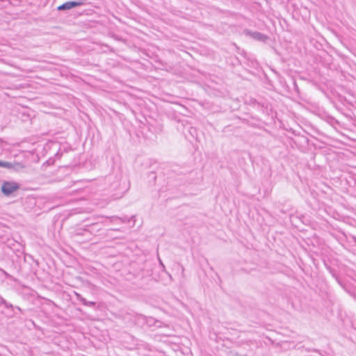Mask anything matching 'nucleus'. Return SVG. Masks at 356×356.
<instances>
[{
	"instance_id": "nucleus-1",
	"label": "nucleus",
	"mask_w": 356,
	"mask_h": 356,
	"mask_svg": "<svg viewBox=\"0 0 356 356\" xmlns=\"http://www.w3.org/2000/svg\"><path fill=\"white\" fill-rule=\"evenodd\" d=\"M20 188V184L13 181H3L1 186V192L4 196L9 197Z\"/></svg>"
},
{
	"instance_id": "nucleus-2",
	"label": "nucleus",
	"mask_w": 356,
	"mask_h": 356,
	"mask_svg": "<svg viewBox=\"0 0 356 356\" xmlns=\"http://www.w3.org/2000/svg\"><path fill=\"white\" fill-rule=\"evenodd\" d=\"M0 307H3L1 313L8 318L15 316L14 305L0 296Z\"/></svg>"
},
{
	"instance_id": "nucleus-3",
	"label": "nucleus",
	"mask_w": 356,
	"mask_h": 356,
	"mask_svg": "<svg viewBox=\"0 0 356 356\" xmlns=\"http://www.w3.org/2000/svg\"><path fill=\"white\" fill-rule=\"evenodd\" d=\"M86 0L70 1L63 3L57 7L58 11H67L72 8L83 6L85 4Z\"/></svg>"
},
{
	"instance_id": "nucleus-4",
	"label": "nucleus",
	"mask_w": 356,
	"mask_h": 356,
	"mask_svg": "<svg viewBox=\"0 0 356 356\" xmlns=\"http://www.w3.org/2000/svg\"><path fill=\"white\" fill-rule=\"evenodd\" d=\"M244 33L245 35L250 36L257 41L266 42L268 40V35L258 31H252L248 29H245Z\"/></svg>"
},
{
	"instance_id": "nucleus-5",
	"label": "nucleus",
	"mask_w": 356,
	"mask_h": 356,
	"mask_svg": "<svg viewBox=\"0 0 356 356\" xmlns=\"http://www.w3.org/2000/svg\"><path fill=\"white\" fill-rule=\"evenodd\" d=\"M184 133L186 138L189 140H197L198 138V133L195 127H188V128H185Z\"/></svg>"
},
{
	"instance_id": "nucleus-6",
	"label": "nucleus",
	"mask_w": 356,
	"mask_h": 356,
	"mask_svg": "<svg viewBox=\"0 0 356 356\" xmlns=\"http://www.w3.org/2000/svg\"><path fill=\"white\" fill-rule=\"evenodd\" d=\"M26 165L22 162L14 161L13 162V170L16 172H19L26 168Z\"/></svg>"
},
{
	"instance_id": "nucleus-7",
	"label": "nucleus",
	"mask_w": 356,
	"mask_h": 356,
	"mask_svg": "<svg viewBox=\"0 0 356 356\" xmlns=\"http://www.w3.org/2000/svg\"><path fill=\"white\" fill-rule=\"evenodd\" d=\"M134 322L138 324L139 326H143L146 323V318L143 315L136 316L134 317Z\"/></svg>"
},
{
	"instance_id": "nucleus-8",
	"label": "nucleus",
	"mask_w": 356,
	"mask_h": 356,
	"mask_svg": "<svg viewBox=\"0 0 356 356\" xmlns=\"http://www.w3.org/2000/svg\"><path fill=\"white\" fill-rule=\"evenodd\" d=\"M156 63H158L159 65V68L160 69H162V70H168V67H169L170 69H171V67L168 66V65L165 63V62H162L161 60H156Z\"/></svg>"
},
{
	"instance_id": "nucleus-9",
	"label": "nucleus",
	"mask_w": 356,
	"mask_h": 356,
	"mask_svg": "<svg viewBox=\"0 0 356 356\" xmlns=\"http://www.w3.org/2000/svg\"><path fill=\"white\" fill-rule=\"evenodd\" d=\"M250 104L252 106H256L257 108H261V109H263L264 108V104L260 102H258L255 99H251Z\"/></svg>"
},
{
	"instance_id": "nucleus-10",
	"label": "nucleus",
	"mask_w": 356,
	"mask_h": 356,
	"mask_svg": "<svg viewBox=\"0 0 356 356\" xmlns=\"http://www.w3.org/2000/svg\"><path fill=\"white\" fill-rule=\"evenodd\" d=\"M74 295L78 300L81 302L83 305H86L88 300L85 298H83L80 293L77 292H74Z\"/></svg>"
},
{
	"instance_id": "nucleus-11",
	"label": "nucleus",
	"mask_w": 356,
	"mask_h": 356,
	"mask_svg": "<svg viewBox=\"0 0 356 356\" xmlns=\"http://www.w3.org/2000/svg\"><path fill=\"white\" fill-rule=\"evenodd\" d=\"M15 316H17L18 314L22 313V309L18 306H14Z\"/></svg>"
},
{
	"instance_id": "nucleus-12",
	"label": "nucleus",
	"mask_w": 356,
	"mask_h": 356,
	"mask_svg": "<svg viewBox=\"0 0 356 356\" xmlns=\"http://www.w3.org/2000/svg\"><path fill=\"white\" fill-rule=\"evenodd\" d=\"M3 168L12 170L13 169V162L4 161Z\"/></svg>"
},
{
	"instance_id": "nucleus-13",
	"label": "nucleus",
	"mask_w": 356,
	"mask_h": 356,
	"mask_svg": "<svg viewBox=\"0 0 356 356\" xmlns=\"http://www.w3.org/2000/svg\"><path fill=\"white\" fill-rule=\"evenodd\" d=\"M97 305V302H94V301H87L86 304L85 306L86 307H95Z\"/></svg>"
},
{
	"instance_id": "nucleus-14",
	"label": "nucleus",
	"mask_w": 356,
	"mask_h": 356,
	"mask_svg": "<svg viewBox=\"0 0 356 356\" xmlns=\"http://www.w3.org/2000/svg\"><path fill=\"white\" fill-rule=\"evenodd\" d=\"M149 177H152L153 180H156V175H155V172H150L149 173Z\"/></svg>"
},
{
	"instance_id": "nucleus-15",
	"label": "nucleus",
	"mask_w": 356,
	"mask_h": 356,
	"mask_svg": "<svg viewBox=\"0 0 356 356\" xmlns=\"http://www.w3.org/2000/svg\"><path fill=\"white\" fill-rule=\"evenodd\" d=\"M0 271L6 276V277H7V278L10 277V275L4 270L0 268Z\"/></svg>"
},
{
	"instance_id": "nucleus-16",
	"label": "nucleus",
	"mask_w": 356,
	"mask_h": 356,
	"mask_svg": "<svg viewBox=\"0 0 356 356\" xmlns=\"http://www.w3.org/2000/svg\"><path fill=\"white\" fill-rule=\"evenodd\" d=\"M302 140H304V142H305V143H308V142H309L308 138H306V137H302Z\"/></svg>"
},
{
	"instance_id": "nucleus-17",
	"label": "nucleus",
	"mask_w": 356,
	"mask_h": 356,
	"mask_svg": "<svg viewBox=\"0 0 356 356\" xmlns=\"http://www.w3.org/2000/svg\"><path fill=\"white\" fill-rule=\"evenodd\" d=\"M4 165V161L0 160V168H3Z\"/></svg>"
},
{
	"instance_id": "nucleus-18",
	"label": "nucleus",
	"mask_w": 356,
	"mask_h": 356,
	"mask_svg": "<svg viewBox=\"0 0 356 356\" xmlns=\"http://www.w3.org/2000/svg\"><path fill=\"white\" fill-rule=\"evenodd\" d=\"M156 326L161 327V325H156Z\"/></svg>"
}]
</instances>
